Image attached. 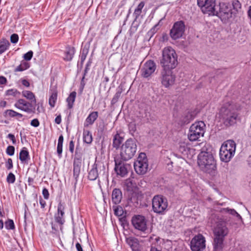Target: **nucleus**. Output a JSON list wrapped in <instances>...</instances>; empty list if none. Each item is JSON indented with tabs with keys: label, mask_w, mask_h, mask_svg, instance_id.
Here are the masks:
<instances>
[{
	"label": "nucleus",
	"mask_w": 251,
	"mask_h": 251,
	"mask_svg": "<svg viewBox=\"0 0 251 251\" xmlns=\"http://www.w3.org/2000/svg\"><path fill=\"white\" fill-rule=\"evenodd\" d=\"M226 221L221 220L217 222L214 229V251H223L225 237L228 233V229L226 225Z\"/></svg>",
	"instance_id": "f257e3e1"
},
{
	"label": "nucleus",
	"mask_w": 251,
	"mask_h": 251,
	"mask_svg": "<svg viewBox=\"0 0 251 251\" xmlns=\"http://www.w3.org/2000/svg\"><path fill=\"white\" fill-rule=\"evenodd\" d=\"M198 164L201 170L209 174H214L216 169V161L212 154L202 151L198 156Z\"/></svg>",
	"instance_id": "f03ea898"
},
{
	"label": "nucleus",
	"mask_w": 251,
	"mask_h": 251,
	"mask_svg": "<svg viewBox=\"0 0 251 251\" xmlns=\"http://www.w3.org/2000/svg\"><path fill=\"white\" fill-rule=\"evenodd\" d=\"M238 114L229 102L224 104L220 108L219 117L226 126H230L236 122Z\"/></svg>",
	"instance_id": "7ed1b4c3"
},
{
	"label": "nucleus",
	"mask_w": 251,
	"mask_h": 251,
	"mask_svg": "<svg viewBox=\"0 0 251 251\" xmlns=\"http://www.w3.org/2000/svg\"><path fill=\"white\" fill-rule=\"evenodd\" d=\"M178 64L177 55L171 47H165L162 53L160 65L162 68L174 69Z\"/></svg>",
	"instance_id": "20e7f679"
},
{
	"label": "nucleus",
	"mask_w": 251,
	"mask_h": 251,
	"mask_svg": "<svg viewBox=\"0 0 251 251\" xmlns=\"http://www.w3.org/2000/svg\"><path fill=\"white\" fill-rule=\"evenodd\" d=\"M236 144L233 140H228L222 145L220 150L221 160L225 162H229L234 155Z\"/></svg>",
	"instance_id": "39448f33"
},
{
	"label": "nucleus",
	"mask_w": 251,
	"mask_h": 251,
	"mask_svg": "<svg viewBox=\"0 0 251 251\" xmlns=\"http://www.w3.org/2000/svg\"><path fill=\"white\" fill-rule=\"evenodd\" d=\"M137 151V145L135 140L129 138L121 146L120 155L122 159L128 160L132 158Z\"/></svg>",
	"instance_id": "423d86ee"
},
{
	"label": "nucleus",
	"mask_w": 251,
	"mask_h": 251,
	"mask_svg": "<svg viewBox=\"0 0 251 251\" xmlns=\"http://www.w3.org/2000/svg\"><path fill=\"white\" fill-rule=\"evenodd\" d=\"M107 173L104 163L100 161H96L88 171V178L90 180L94 181L99 177L103 178H106Z\"/></svg>",
	"instance_id": "0eeeda50"
},
{
	"label": "nucleus",
	"mask_w": 251,
	"mask_h": 251,
	"mask_svg": "<svg viewBox=\"0 0 251 251\" xmlns=\"http://www.w3.org/2000/svg\"><path fill=\"white\" fill-rule=\"evenodd\" d=\"M168 206L167 198L162 195H155L152 199V208L153 211L159 215L165 213Z\"/></svg>",
	"instance_id": "6e6552de"
},
{
	"label": "nucleus",
	"mask_w": 251,
	"mask_h": 251,
	"mask_svg": "<svg viewBox=\"0 0 251 251\" xmlns=\"http://www.w3.org/2000/svg\"><path fill=\"white\" fill-rule=\"evenodd\" d=\"M205 127V125L202 121H199L192 124L188 135L189 139L191 141H195L201 137L203 136Z\"/></svg>",
	"instance_id": "1a4fd4ad"
},
{
	"label": "nucleus",
	"mask_w": 251,
	"mask_h": 251,
	"mask_svg": "<svg viewBox=\"0 0 251 251\" xmlns=\"http://www.w3.org/2000/svg\"><path fill=\"white\" fill-rule=\"evenodd\" d=\"M148 161L146 153L141 152L134 163V168L136 173L140 175L145 174L148 171Z\"/></svg>",
	"instance_id": "9d476101"
},
{
	"label": "nucleus",
	"mask_w": 251,
	"mask_h": 251,
	"mask_svg": "<svg viewBox=\"0 0 251 251\" xmlns=\"http://www.w3.org/2000/svg\"><path fill=\"white\" fill-rule=\"evenodd\" d=\"M217 0H197L198 5L204 14L214 15Z\"/></svg>",
	"instance_id": "9b49d317"
},
{
	"label": "nucleus",
	"mask_w": 251,
	"mask_h": 251,
	"mask_svg": "<svg viewBox=\"0 0 251 251\" xmlns=\"http://www.w3.org/2000/svg\"><path fill=\"white\" fill-rule=\"evenodd\" d=\"M232 13L230 7H229L225 3H219L218 5L216 6L215 13L220 17L223 21H226L232 17Z\"/></svg>",
	"instance_id": "f8f14e48"
},
{
	"label": "nucleus",
	"mask_w": 251,
	"mask_h": 251,
	"mask_svg": "<svg viewBox=\"0 0 251 251\" xmlns=\"http://www.w3.org/2000/svg\"><path fill=\"white\" fill-rule=\"evenodd\" d=\"M173 69L162 68L160 73L162 84L166 88L173 85L176 80V76L172 71Z\"/></svg>",
	"instance_id": "ddd939ff"
},
{
	"label": "nucleus",
	"mask_w": 251,
	"mask_h": 251,
	"mask_svg": "<svg viewBox=\"0 0 251 251\" xmlns=\"http://www.w3.org/2000/svg\"><path fill=\"white\" fill-rule=\"evenodd\" d=\"M82 163V153L78 151L77 148H76L73 162V176L75 179V184H76L78 180Z\"/></svg>",
	"instance_id": "4468645a"
},
{
	"label": "nucleus",
	"mask_w": 251,
	"mask_h": 251,
	"mask_svg": "<svg viewBox=\"0 0 251 251\" xmlns=\"http://www.w3.org/2000/svg\"><path fill=\"white\" fill-rule=\"evenodd\" d=\"M185 25L183 21H179L174 23L170 30V35L173 40L181 38L185 31Z\"/></svg>",
	"instance_id": "2eb2a0df"
},
{
	"label": "nucleus",
	"mask_w": 251,
	"mask_h": 251,
	"mask_svg": "<svg viewBox=\"0 0 251 251\" xmlns=\"http://www.w3.org/2000/svg\"><path fill=\"white\" fill-rule=\"evenodd\" d=\"M190 247L192 251H202L205 248V240L203 236L201 234L195 236L191 241Z\"/></svg>",
	"instance_id": "dca6fc26"
},
{
	"label": "nucleus",
	"mask_w": 251,
	"mask_h": 251,
	"mask_svg": "<svg viewBox=\"0 0 251 251\" xmlns=\"http://www.w3.org/2000/svg\"><path fill=\"white\" fill-rule=\"evenodd\" d=\"M115 171L117 175L121 177H125L128 173V170L130 168V165L121 159H115Z\"/></svg>",
	"instance_id": "f3484780"
},
{
	"label": "nucleus",
	"mask_w": 251,
	"mask_h": 251,
	"mask_svg": "<svg viewBox=\"0 0 251 251\" xmlns=\"http://www.w3.org/2000/svg\"><path fill=\"white\" fill-rule=\"evenodd\" d=\"M33 102H29L24 99L18 100L14 104V106L18 109L27 113H35V107Z\"/></svg>",
	"instance_id": "a211bd4d"
},
{
	"label": "nucleus",
	"mask_w": 251,
	"mask_h": 251,
	"mask_svg": "<svg viewBox=\"0 0 251 251\" xmlns=\"http://www.w3.org/2000/svg\"><path fill=\"white\" fill-rule=\"evenodd\" d=\"M64 210L65 204L60 201L58 204L57 212L54 215L55 222L60 226V230H62V226L65 222Z\"/></svg>",
	"instance_id": "6ab92c4d"
},
{
	"label": "nucleus",
	"mask_w": 251,
	"mask_h": 251,
	"mask_svg": "<svg viewBox=\"0 0 251 251\" xmlns=\"http://www.w3.org/2000/svg\"><path fill=\"white\" fill-rule=\"evenodd\" d=\"M131 222L134 228L139 230L145 232L147 229V221L143 216L138 215L133 216Z\"/></svg>",
	"instance_id": "aec40b11"
},
{
	"label": "nucleus",
	"mask_w": 251,
	"mask_h": 251,
	"mask_svg": "<svg viewBox=\"0 0 251 251\" xmlns=\"http://www.w3.org/2000/svg\"><path fill=\"white\" fill-rule=\"evenodd\" d=\"M156 68L155 63L153 60H148L141 70V75L144 78H148L154 72Z\"/></svg>",
	"instance_id": "412c9836"
},
{
	"label": "nucleus",
	"mask_w": 251,
	"mask_h": 251,
	"mask_svg": "<svg viewBox=\"0 0 251 251\" xmlns=\"http://www.w3.org/2000/svg\"><path fill=\"white\" fill-rule=\"evenodd\" d=\"M126 244L130 247L132 251H139L140 244L139 240L133 236L126 237Z\"/></svg>",
	"instance_id": "4be33fe9"
},
{
	"label": "nucleus",
	"mask_w": 251,
	"mask_h": 251,
	"mask_svg": "<svg viewBox=\"0 0 251 251\" xmlns=\"http://www.w3.org/2000/svg\"><path fill=\"white\" fill-rule=\"evenodd\" d=\"M75 53V49L74 47L67 45L65 47V50L64 52L63 59L65 61H71L72 60Z\"/></svg>",
	"instance_id": "5701e85b"
},
{
	"label": "nucleus",
	"mask_w": 251,
	"mask_h": 251,
	"mask_svg": "<svg viewBox=\"0 0 251 251\" xmlns=\"http://www.w3.org/2000/svg\"><path fill=\"white\" fill-rule=\"evenodd\" d=\"M30 159L29 153L27 148H23L19 153V159L21 162L24 164H27Z\"/></svg>",
	"instance_id": "b1692460"
},
{
	"label": "nucleus",
	"mask_w": 251,
	"mask_h": 251,
	"mask_svg": "<svg viewBox=\"0 0 251 251\" xmlns=\"http://www.w3.org/2000/svg\"><path fill=\"white\" fill-rule=\"evenodd\" d=\"M122 199V192L120 189L115 188L112 193V201L116 204H119Z\"/></svg>",
	"instance_id": "393cba45"
},
{
	"label": "nucleus",
	"mask_w": 251,
	"mask_h": 251,
	"mask_svg": "<svg viewBox=\"0 0 251 251\" xmlns=\"http://www.w3.org/2000/svg\"><path fill=\"white\" fill-rule=\"evenodd\" d=\"M98 117V112L93 111L91 112L85 120L84 126L87 127L92 125Z\"/></svg>",
	"instance_id": "a878e982"
},
{
	"label": "nucleus",
	"mask_w": 251,
	"mask_h": 251,
	"mask_svg": "<svg viewBox=\"0 0 251 251\" xmlns=\"http://www.w3.org/2000/svg\"><path fill=\"white\" fill-rule=\"evenodd\" d=\"M124 140V138L121 136L118 131L113 135L112 147L116 150H118Z\"/></svg>",
	"instance_id": "bb28decb"
},
{
	"label": "nucleus",
	"mask_w": 251,
	"mask_h": 251,
	"mask_svg": "<svg viewBox=\"0 0 251 251\" xmlns=\"http://www.w3.org/2000/svg\"><path fill=\"white\" fill-rule=\"evenodd\" d=\"M145 5V2L141 1L135 8L133 15L134 17V21H136L141 15L142 12V9Z\"/></svg>",
	"instance_id": "cd10ccee"
},
{
	"label": "nucleus",
	"mask_w": 251,
	"mask_h": 251,
	"mask_svg": "<svg viewBox=\"0 0 251 251\" xmlns=\"http://www.w3.org/2000/svg\"><path fill=\"white\" fill-rule=\"evenodd\" d=\"M76 96V93L75 91H73L70 93L68 97L67 98L66 101L67 102V107L68 109H70L73 107Z\"/></svg>",
	"instance_id": "c85d7f7f"
},
{
	"label": "nucleus",
	"mask_w": 251,
	"mask_h": 251,
	"mask_svg": "<svg viewBox=\"0 0 251 251\" xmlns=\"http://www.w3.org/2000/svg\"><path fill=\"white\" fill-rule=\"evenodd\" d=\"M10 44L9 41L5 38H1L0 40V54L3 53L8 49Z\"/></svg>",
	"instance_id": "c756f323"
},
{
	"label": "nucleus",
	"mask_w": 251,
	"mask_h": 251,
	"mask_svg": "<svg viewBox=\"0 0 251 251\" xmlns=\"http://www.w3.org/2000/svg\"><path fill=\"white\" fill-rule=\"evenodd\" d=\"M83 142L87 144H90L93 141L91 133L88 130H84L83 133Z\"/></svg>",
	"instance_id": "7c9ffc66"
},
{
	"label": "nucleus",
	"mask_w": 251,
	"mask_h": 251,
	"mask_svg": "<svg viewBox=\"0 0 251 251\" xmlns=\"http://www.w3.org/2000/svg\"><path fill=\"white\" fill-rule=\"evenodd\" d=\"M23 96L26 98L27 99L31 100V102H33L34 104L36 103V100L34 94L31 91H23L22 92Z\"/></svg>",
	"instance_id": "2f4dec72"
},
{
	"label": "nucleus",
	"mask_w": 251,
	"mask_h": 251,
	"mask_svg": "<svg viewBox=\"0 0 251 251\" xmlns=\"http://www.w3.org/2000/svg\"><path fill=\"white\" fill-rule=\"evenodd\" d=\"M220 212L222 214L228 213L231 215L235 216L237 218H241V216L234 209H230L229 208H222Z\"/></svg>",
	"instance_id": "473e14b6"
},
{
	"label": "nucleus",
	"mask_w": 251,
	"mask_h": 251,
	"mask_svg": "<svg viewBox=\"0 0 251 251\" xmlns=\"http://www.w3.org/2000/svg\"><path fill=\"white\" fill-rule=\"evenodd\" d=\"M89 52V48L84 47L80 51V65L82 67Z\"/></svg>",
	"instance_id": "72a5a7b5"
},
{
	"label": "nucleus",
	"mask_w": 251,
	"mask_h": 251,
	"mask_svg": "<svg viewBox=\"0 0 251 251\" xmlns=\"http://www.w3.org/2000/svg\"><path fill=\"white\" fill-rule=\"evenodd\" d=\"M57 92L56 90H53L49 98V103L51 107H54L57 100Z\"/></svg>",
	"instance_id": "f704fd0d"
},
{
	"label": "nucleus",
	"mask_w": 251,
	"mask_h": 251,
	"mask_svg": "<svg viewBox=\"0 0 251 251\" xmlns=\"http://www.w3.org/2000/svg\"><path fill=\"white\" fill-rule=\"evenodd\" d=\"M20 95V92L15 88L8 89L5 92V95L6 96H12L15 97H17V95Z\"/></svg>",
	"instance_id": "c9c22d12"
},
{
	"label": "nucleus",
	"mask_w": 251,
	"mask_h": 251,
	"mask_svg": "<svg viewBox=\"0 0 251 251\" xmlns=\"http://www.w3.org/2000/svg\"><path fill=\"white\" fill-rule=\"evenodd\" d=\"M5 226L7 229H14L15 228L14 222L11 219H8L5 222Z\"/></svg>",
	"instance_id": "e433bc0d"
},
{
	"label": "nucleus",
	"mask_w": 251,
	"mask_h": 251,
	"mask_svg": "<svg viewBox=\"0 0 251 251\" xmlns=\"http://www.w3.org/2000/svg\"><path fill=\"white\" fill-rule=\"evenodd\" d=\"M34 174L31 176H29L28 177L27 182L28 185L30 186L34 187L33 184L34 182V179L36 178L37 174V170L35 171L33 170Z\"/></svg>",
	"instance_id": "4c0bfd02"
},
{
	"label": "nucleus",
	"mask_w": 251,
	"mask_h": 251,
	"mask_svg": "<svg viewBox=\"0 0 251 251\" xmlns=\"http://www.w3.org/2000/svg\"><path fill=\"white\" fill-rule=\"evenodd\" d=\"M16 180L15 176L11 172L9 173L7 176L6 181L9 184H13Z\"/></svg>",
	"instance_id": "58836bf2"
},
{
	"label": "nucleus",
	"mask_w": 251,
	"mask_h": 251,
	"mask_svg": "<svg viewBox=\"0 0 251 251\" xmlns=\"http://www.w3.org/2000/svg\"><path fill=\"white\" fill-rule=\"evenodd\" d=\"M17 112L11 109L6 110L4 112V116L5 117H9L10 118H14L16 117Z\"/></svg>",
	"instance_id": "ea45409f"
},
{
	"label": "nucleus",
	"mask_w": 251,
	"mask_h": 251,
	"mask_svg": "<svg viewBox=\"0 0 251 251\" xmlns=\"http://www.w3.org/2000/svg\"><path fill=\"white\" fill-rule=\"evenodd\" d=\"M121 91H119L116 93V94H115V95L114 96L113 98L111 100V104L113 105L118 101L119 98L121 96Z\"/></svg>",
	"instance_id": "a19ab883"
},
{
	"label": "nucleus",
	"mask_w": 251,
	"mask_h": 251,
	"mask_svg": "<svg viewBox=\"0 0 251 251\" xmlns=\"http://www.w3.org/2000/svg\"><path fill=\"white\" fill-rule=\"evenodd\" d=\"M6 152L8 155L10 156L13 155L15 152L14 147L12 146H8L6 150Z\"/></svg>",
	"instance_id": "79ce46f5"
},
{
	"label": "nucleus",
	"mask_w": 251,
	"mask_h": 251,
	"mask_svg": "<svg viewBox=\"0 0 251 251\" xmlns=\"http://www.w3.org/2000/svg\"><path fill=\"white\" fill-rule=\"evenodd\" d=\"M150 251H161V248L156 243H151Z\"/></svg>",
	"instance_id": "37998d69"
},
{
	"label": "nucleus",
	"mask_w": 251,
	"mask_h": 251,
	"mask_svg": "<svg viewBox=\"0 0 251 251\" xmlns=\"http://www.w3.org/2000/svg\"><path fill=\"white\" fill-rule=\"evenodd\" d=\"M114 210L115 215L118 216H121L123 215V211L122 207L116 206L115 208H114Z\"/></svg>",
	"instance_id": "c03bdc74"
},
{
	"label": "nucleus",
	"mask_w": 251,
	"mask_h": 251,
	"mask_svg": "<svg viewBox=\"0 0 251 251\" xmlns=\"http://www.w3.org/2000/svg\"><path fill=\"white\" fill-rule=\"evenodd\" d=\"M33 51L30 50L24 55V58L25 60L29 61L33 56Z\"/></svg>",
	"instance_id": "a18cd8bd"
},
{
	"label": "nucleus",
	"mask_w": 251,
	"mask_h": 251,
	"mask_svg": "<svg viewBox=\"0 0 251 251\" xmlns=\"http://www.w3.org/2000/svg\"><path fill=\"white\" fill-rule=\"evenodd\" d=\"M5 167L7 170H11L13 167V161L11 158H8L5 162Z\"/></svg>",
	"instance_id": "49530a36"
},
{
	"label": "nucleus",
	"mask_w": 251,
	"mask_h": 251,
	"mask_svg": "<svg viewBox=\"0 0 251 251\" xmlns=\"http://www.w3.org/2000/svg\"><path fill=\"white\" fill-rule=\"evenodd\" d=\"M63 143H57V152L59 158L62 157Z\"/></svg>",
	"instance_id": "de8ad7c7"
},
{
	"label": "nucleus",
	"mask_w": 251,
	"mask_h": 251,
	"mask_svg": "<svg viewBox=\"0 0 251 251\" xmlns=\"http://www.w3.org/2000/svg\"><path fill=\"white\" fill-rule=\"evenodd\" d=\"M92 63V59H89L88 61L87 62V64H86L85 68L84 71L83 75H86L87 74L88 72L89 71L90 69V67L91 65V64Z\"/></svg>",
	"instance_id": "09e8293b"
},
{
	"label": "nucleus",
	"mask_w": 251,
	"mask_h": 251,
	"mask_svg": "<svg viewBox=\"0 0 251 251\" xmlns=\"http://www.w3.org/2000/svg\"><path fill=\"white\" fill-rule=\"evenodd\" d=\"M19 36L17 34H13L10 37V41L11 43L16 44L18 42Z\"/></svg>",
	"instance_id": "8fccbe9b"
},
{
	"label": "nucleus",
	"mask_w": 251,
	"mask_h": 251,
	"mask_svg": "<svg viewBox=\"0 0 251 251\" xmlns=\"http://www.w3.org/2000/svg\"><path fill=\"white\" fill-rule=\"evenodd\" d=\"M232 5L234 9L238 10V9L241 8V5L240 2L238 0H235L232 2Z\"/></svg>",
	"instance_id": "3c124183"
},
{
	"label": "nucleus",
	"mask_w": 251,
	"mask_h": 251,
	"mask_svg": "<svg viewBox=\"0 0 251 251\" xmlns=\"http://www.w3.org/2000/svg\"><path fill=\"white\" fill-rule=\"evenodd\" d=\"M42 195L45 199H46V200L49 199V196H50V194H49L48 190L47 188H43V189L42 190Z\"/></svg>",
	"instance_id": "603ef678"
},
{
	"label": "nucleus",
	"mask_w": 251,
	"mask_h": 251,
	"mask_svg": "<svg viewBox=\"0 0 251 251\" xmlns=\"http://www.w3.org/2000/svg\"><path fill=\"white\" fill-rule=\"evenodd\" d=\"M30 125L34 127H38L40 123L37 119H34L31 121Z\"/></svg>",
	"instance_id": "864d4df0"
},
{
	"label": "nucleus",
	"mask_w": 251,
	"mask_h": 251,
	"mask_svg": "<svg viewBox=\"0 0 251 251\" xmlns=\"http://www.w3.org/2000/svg\"><path fill=\"white\" fill-rule=\"evenodd\" d=\"M7 138H9L12 141L13 144H15L16 143V140L14 135L11 133H9L8 134Z\"/></svg>",
	"instance_id": "5fc2aeb1"
},
{
	"label": "nucleus",
	"mask_w": 251,
	"mask_h": 251,
	"mask_svg": "<svg viewBox=\"0 0 251 251\" xmlns=\"http://www.w3.org/2000/svg\"><path fill=\"white\" fill-rule=\"evenodd\" d=\"M75 144L73 140L70 141L69 143V151L73 153L74 151Z\"/></svg>",
	"instance_id": "6e6d98bb"
},
{
	"label": "nucleus",
	"mask_w": 251,
	"mask_h": 251,
	"mask_svg": "<svg viewBox=\"0 0 251 251\" xmlns=\"http://www.w3.org/2000/svg\"><path fill=\"white\" fill-rule=\"evenodd\" d=\"M189 150V148L187 147H186L184 145L180 146V148H179L180 151H181L182 153L184 154L186 153L187 150Z\"/></svg>",
	"instance_id": "4d7b16f0"
},
{
	"label": "nucleus",
	"mask_w": 251,
	"mask_h": 251,
	"mask_svg": "<svg viewBox=\"0 0 251 251\" xmlns=\"http://www.w3.org/2000/svg\"><path fill=\"white\" fill-rule=\"evenodd\" d=\"M39 202L41 205V207L42 209L45 208V206H46V202L42 199L41 197H40L39 198Z\"/></svg>",
	"instance_id": "13d9d810"
},
{
	"label": "nucleus",
	"mask_w": 251,
	"mask_h": 251,
	"mask_svg": "<svg viewBox=\"0 0 251 251\" xmlns=\"http://www.w3.org/2000/svg\"><path fill=\"white\" fill-rule=\"evenodd\" d=\"M51 228L52 230L53 231V233H55L58 230V227L57 226H56L55 224H54L53 222L51 223Z\"/></svg>",
	"instance_id": "bf43d9fd"
},
{
	"label": "nucleus",
	"mask_w": 251,
	"mask_h": 251,
	"mask_svg": "<svg viewBox=\"0 0 251 251\" xmlns=\"http://www.w3.org/2000/svg\"><path fill=\"white\" fill-rule=\"evenodd\" d=\"M24 70H25V69L22 67V65L20 64L15 68V72H22Z\"/></svg>",
	"instance_id": "052dcab7"
},
{
	"label": "nucleus",
	"mask_w": 251,
	"mask_h": 251,
	"mask_svg": "<svg viewBox=\"0 0 251 251\" xmlns=\"http://www.w3.org/2000/svg\"><path fill=\"white\" fill-rule=\"evenodd\" d=\"M21 64L25 70L29 68V65L27 62H22Z\"/></svg>",
	"instance_id": "680f3d73"
},
{
	"label": "nucleus",
	"mask_w": 251,
	"mask_h": 251,
	"mask_svg": "<svg viewBox=\"0 0 251 251\" xmlns=\"http://www.w3.org/2000/svg\"><path fill=\"white\" fill-rule=\"evenodd\" d=\"M6 82L7 79L5 77L3 76H0V84H4L6 83Z\"/></svg>",
	"instance_id": "e2e57ef3"
},
{
	"label": "nucleus",
	"mask_w": 251,
	"mask_h": 251,
	"mask_svg": "<svg viewBox=\"0 0 251 251\" xmlns=\"http://www.w3.org/2000/svg\"><path fill=\"white\" fill-rule=\"evenodd\" d=\"M75 247L77 251H83L81 245L79 243H76Z\"/></svg>",
	"instance_id": "0e129e2a"
},
{
	"label": "nucleus",
	"mask_w": 251,
	"mask_h": 251,
	"mask_svg": "<svg viewBox=\"0 0 251 251\" xmlns=\"http://www.w3.org/2000/svg\"><path fill=\"white\" fill-rule=\"evenodd\" d=\"M55 122L57 124H60L61 122V115L57 116L55 119Z\"/></svg>",
	"instance_id": "69168bd1"
},
{
	"label": "nucleus",
	"mask_w": 251,
	"mask_h": 251,
	"mask_svg": "<svg viewBox=\"0 0 251 251\" xmlns=\"http://www.w3.org/2000/svg\"><path fill=\"white\" fill-rule=\"evenodd\" d=\"M22 84L25 87H29L30 85L29 82L26 79H23L22 81Z\"/></svg>",
	"instance_id": "338daca9"
},
{
	"label": "nucleus",
	"mask_w": 251,
	"mask_h": 251,
	"mask_svg": "<svg viewBox=\"0 0 251 251\" xmlns=\"http://www.w3.org/2000/svg\"><path fill=\"white\" fill-rule=\"evenodd\" d=\"M86 75H83V76L81 78V81H80V85L82 87H84L85 85V82L84 81L85 77Z\"/></svg>",
	"instance_id": "774afa93"
}]
</instances>
